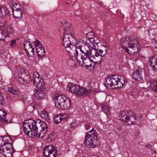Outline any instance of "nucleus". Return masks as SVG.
<instances>
[{
  "instance_id": "obj_1",
  "label": "nucleus",
  "mask_w": 157,
  "mask_h": 157,
  "mask_svg": "<svg viewBox=\"0 0 157 157\" xmlns=\"http://www.w3.org/2000/svg\"><path fill=\"white\" fill-rule=\"evenodd\" d=\"M63 45L65 48L67 52H70L72 48L75 49L76 56L77 57L80 53L81 57L91 56L93 52V48L87 43H83L82 40H79L77 42L76 46V40L72 34L65 33L63 40Z\"/></svg>"
},
{
  "instance_id": "obj_2",
  "label": "nucleus",
  "mask_w": 157,
  "mask_h": 157,
  "mask_svg": "<svg viewBox=\"0 0 157 157\" xmlns=\"http://www.w3.org/2000/svg\"><path fill=\"white\" fill-rule=\"evenodd\" d=\"M120 44L125 52L130 54H135L140 51V45L137 39L129 38L121 39Z\"/></svg>"
},
{
  "instance_id": "obj_3",
  "label": "nucleus",
  "mask_w": 157,
  "mask_h": 157,
  "mask_svg": "<svg viewBox=\"0 0 157 157\" xmlns=\"http://www.w3.org/2000/svg\"><path fill=\"white\" fill-rule=\"evenodd\" d=\"M53 100L56 106L59 109H67L71 106L69 99L61 93L56 94Z\"/></svg>"
},
{
  "instance_id": "obj_4",
  "label": "nucleus",
  "mask_w": 157,
  "mask_h": 157,
  "mask_svg": "<svg viewBox=\"0 0 157 157\" xmlns=\"http://www.w3.org/2000/svg\"><path fill=\"white\" fill-rule=\"evenodd\" d=\"M99 142L97 134L94 129H92L86 133L84 144L87 147L92 148L96 147Z\"/></svg>"
},
{
  "instance_id": "obj_5",
  "label": "nucleus",
  "mask_w": 157,
  "mask_h": 157,
  "mask_svg": "<svg viewBox=\"0 0 157 157\" xmlns=\"http://www.w3.org/2000/svg\"><path fill=\"white\" fill-rule=\"evenodd\" d=\"M17 69V74L15 75V80L17 82L23 84L30 80L29 73L24 68L18 67Z\"/></svg>"
},
{
  "instance_id": "obj_6",
  "label": "nucleus",
  "mask_w": 157,
  "mask_h": 157,
  "mask_svg": "<svg viewBox=\"0 0 157 157\" xmlns=\"http://www.w3.org/2000/svg\"><path fill=\"white\" fill-rule=\"evenodd\" d=\"M33 124L32 125L33 129L32 132H37L38 130H44V131L46 130V128H47V126L45 123L43 121H41L39 120H37L36 121H33L32 120Z\"/></svg>"
},
{
  "instance_id": "obj_7",
  "label": "nucleus",
  "mask_w": 157,
  "mask_h": 157,
  "mask_svg": "<svg viewBox=\"0 0 157 157\" xmlns=\"http://www.w3.org/2000/svg\"><path fill=\"white\" fill-rule=\"evenodd\" d=\"M39 76V75L37 72H34L33 77L34 85L37 88H44L45 84L44 82Z\"/></svg>"
},
{
  "instance_id": "obj_8",
  "label": "nucleus",
  "mask_w": 157,
  "mask_h": 157,
  "mask_svg": "<svg viewBox=\"0 0 157 157\" xmlns=\"http://www.w3.org/2000/svg\"><path fill=\"white\" fill-rule=\"evenodd\" d=\"M111 78L115 81L114 82L117 87H115L114 88H120L125 83L124 78L121 75H115L111 76Z\"/></svg>"
},
{
  "instance_id": "obj_9",
  "label": "nucleus",
  "mask_w": 157,
  "mask_h": 157,
  "mask_svg": "<svg viewBox=\"0 0 157 157\" xmlns=\"http://www.w3.org/2000/svg\"><path fill=\"white\" fill-rule=\"evenodd\" d=\"M13 31V29L10 27L5 28L3 31L0 30V40H4L6 37H10Z\"/></svg>"
},
{
  "instance_id": "obj_10",
  "label": "nucleus",
  "mask_w": 157,
  "mask_h": 157,
  "mask_svg": "<svg viewBox=\"0 0 157 157\" xmlns=\"http://www.w3.org/2000/svg\"><path fill=\"white\" fill-rule=\"evenodd\" d=\"M90 89H69L68 90L73 93L76 96L82 97L89 94L90 91Z\"/></svg>"
},
{
  "instance_id": "obj_11",
  "label": "nucleus",
  "mask_w": 157,
  "mask_h": 157,
  "mask_svg": "<svg viewBox=\"0 0 157 157\" xmlns=\"http://www.w3.org/2000/svg\"><path fill=\"white\" fill-rule=\"evenodd\" d=\"M32 120H26L24 121L23 124L24 131L27 135L31 137V132L33 129ZM33 133V132H32Z\"/></svg>"
},
{
  "instance_id": "obj_12",
  "label": "nucleus",
  "mask_w": 157,
  "mask_h": 157,
  "mask_svg": "<svg viewBox=\"0 0 157 157\" xmlns=\"http://www.w3.org/2000/svg\"><path fill=\"white\" fill-rule=\"evenodd\" d=\"M130 116H127L125 118L124 122L127 123L128 125H131L136 122V116L131 111L129 113Z\"/></svg>"
},
{
  "instance_id": "obj_13",
  "label": "nucleus",
  "mask_w": 157,
  "mask_h": 157,
  "mask_svg": "<svg viewBox=\"0 0 157 157\" xmlns=\"http://www.w3.org/2000/svg\"><path fill=\"white\" fill-rule=\"evenodd\" d=\"M12 142V140L10 136H0V145L1 144L8 145L12 147L11 143Z\"/></svg>"
},
{
  "instance_id": "obj_14",
  "label": "nucleus",
  "mask_w": 157,
  "mask_h": 157,
  "mask_svg": "<svg viewBox=\"0 0 157 157\" xmlns=\"http://www.w3.org/2000/svg\"><path fill=\"white\" fill-rule=\"evenodd\" d=\"M143 73V71L142 68L138 67L134 72L133 74V76L135 79L138 81H141L142 79V75Z\"/></svg>"
},
{
  "instance_id": "obj_15",
  "label": "nucleus",
  "mask_w": 157,
  "mask_h": 157,
  "mask_svg": "<svg viewBox=\"0 0 157 157\" xmlns=\"http://www.w3.org/2000/svg\"><path fill=\"white\" fill-rule=\"evenodd\" d=\"M34 91V96L38 99H40L44 98L46 94L44 89H35Z\"/></svg>"
},
{
  "instance_id": "obj_16",
  "label": "nucleus",
  "mask_w": 157,
  "mask_h": 157,
  "mask_svg": "<svg viewBox=\"0 0 157 157\" xmlns=\"http://www.w3.org/2000/svg\"><path fill=\"white\" fill-rule=\"evenodd\" d=\"M104 55H100L99 53L95 51H93V53L91 55V58L95 59V61L101 62L102 59V57Z\"/></svg>"
},
{
  "instance_id": "obj_17",
  "label": "nucleus",
  "mask_w": 157,
  "mask_h": 157,
  "mask_svg": "<svg viewBox=\"0 0 157 157\" xmlns=\"http://www.w3.org/2000/svg\"><path fill=\"white\" fill-rule=\"evenodd\" d=\"M40 132L38 133L37 132H35L33 133L31 132V137L34 136L36 137H41V138H43L45 134L47 132V128H46V130L44 131V130H40Z\"/></svg>"
},
{
  "instance_id": "obj_18",
  "label": "nucleus",
  "mask_w": 157,
  "mask_h": 157,
  "mask_svg": "<svg viewBox=\"0 0 157 157\" xmlns=\"http://www.w3.org/2000/svg\"><path fill=\"white\" fill-rule=\"evenodd\" d=\"M13 16L16 18L20 19L22 17V13L21 8L12 9Z\"/></svg>"
},
{
  "instance_id": "obj_19",
  "label": "nucleus",
  "mask_w": 157,
  "mask_h": 157,
  "mask_svg": "<svg viewBox=\"0 0 157 157\" xmlns=\"http://www.w3.org/2000/svg\"><path fill=\"white\" fill-rule=\"evenodd\" d=\"M13 150V148L12 147H6V150L5 151V153H2V154L6 157H11L12 155V151Z\"/></svg>"
},
{
  "instance_id": "obj_20",
  "label": "nucleus",
  "mask_w": 157,
  "mask_h": 157,
  "mask_svg": "<svg viewBox=\"0 0 157 157\" xmlns=\"http://www.w3.org/2000/svg\"><path fill=\"white\" fill-rule=\"evenodd\" d=\"M149 63L153 70L157 71V59L155 57L150 59Z\"/></svg>"
},
{
  "instance_id": "obj_21",
  "label": "nucleus",
  "mask_w": 157,
  "mask_h": 157,
  "mask_svg": "<svg viewBox=\"0 0 157 157\" xmlns=\"http://www.w3.org/2000/svg\"><path fill=\"white\" fill-rule=\"evenodd\" d=\"M70 82L67 83V88H83L82 87H80L78 85L73 82L74 81H75V79L70 78Z\"/></svg>"
},
{
  "instance_id": "obj_22",
  "label": "nucleus",
  "mask_w": 157,
  "mask_h": 157,
  "mask_svg": "<svg viewBox=\"0 0 157 157\" xmlns=\"http://www.w3.org/2000/svg\"><path fill=\"white\" fill-rule=\"evenodd\" d=\"M9 15V11L5 7L0 8V18H3Z\"/></svg>"
},
{
  "instance_id": "obj_23",
  "label": "nucleus",
  "mask_w": 157,
  "mask_h": 157,
  "mask_svg": "<svg viewBox=\"0 0 157 157\" xmlns=\"http://www.w3.org/2000/svg\"><path fill=\"white\" fill-rule=\"evenodd\" d=\"M114 82L115 81L111 78V76H109L106 78V81L105 82V86L108 87V86L111 87L113 85L116 86Z\"/></svg>"
},
{
  "instance_id": "obj_24",
  "label": "nucleus",
  "mask_w": 157,
  "mask_h": 157,
  "mask_svg": "<svg viewBox=\"0 0 157 157\" xmlns=\"http://www.w3.org/2000/svg\"><path fill=\"white\" fill-rule=\"evenodd\" d=\"M24 47L25 51V52L27 53L28 56H31V54H29V52L28 51V49L29 47H32V45L31 43L29 41H25L24 42Z\"/></svg>"
},
{
  "instance_id": "obj_25",
  "label": "nucleus",
  "mask_w": 157,
  "mask_h": 157,
  "mask_svg": "<svg viewBox=\"0 0 157 157\" xmlns=\"http://www.w3.org/2000/svg\"><path fill=\"white\" fill-rule=\"evenodd\" d=\"M81 59L82 60L83 64L84 65L87 64H90L91 63L92 59H91V56H84L83 57H81Z\"/></svg>"
},
{
  "instance_id": "obj_26",
  "label": "nucleus",
  "mask_w": 157,
  "mask_h": 157,
  "mask_svg": "<svg viewBox=\"0 0 157 157\" xmlns=\"http://www.w3.org/2000/svg\"><path fill=\"white\" fill-rule=\"evenodd\" d=\"M54 147L52 145H50L46 146L44 149L43 152L44 155L46 157L49 152L51 151V149H52Z\"/></svg>"
},
{
  "instance_id": "obj_27",
  "label": "nucleus",
  "mask_w": 157,
  "mask_h": 157,
  "mask_svg": "<svg viewBox=\"0 0 157 157\" xmlns=\"http://www.w3.org/2000/svg\"><path fill=\"white\" fill-rule=\"evenodd\" d=\"M36 50L38 57H42L44 55L45 51L42 47L37 48L36 49Z\"/></svg>"
},
{
  "instance_id": "obj_28",
  "label": "nucleus",
  "mask_w": 157,
  "mask_h": 157,
  "mask_svg": "<svg viewBox=\"0 0 157 157\" xmlns=\"http://www.w3.org/2000/svg\"><path fill=\"white\" fill-rule=\"evenodd\" d=\"M66 118L65 117H63V116L60 115H58L56 116L54 118L55 122L56 124H57L60 122L62 121L66 120Z\"/></svg>"
},
{
  "instance_id": "obj_29",
  "label": "nucleus",
  "mask_w": 157,
  "mask_h": 157,
  "mask_svg": "<svg viewBox=\"0 0 157 157\" xmlns=\"http://www.w3.org/2000/svg\"><path fill=\"white\" fill-rule=\"evenodd\" d=\"M57 155V152L56 148L54 147L51 149V151L49 152L46 157H56Z\"/></svg>"
},
{
  "instance_id": "obj_30",
  "label": "nucleus",
  "mask_w": 157,
  "mask_h": 157,
  "mask_svg": "<svg viewBox=\"0 0 157 157\" xmlns=\"http://www.w3.org/2000/svg\"><path fill=\"white\" fill-rule=\"evenodd\" d=\"M83 43H87L90 46V44H93L94 45L95 43V40L94 37L87 39V40H86V41H84L83 40Z\"/></svg>"
},
{
  "instance_id": "obj_31",
  "label": "nucleus",
  "mask_w": 157,
  "mask_h": 157,
  "mask_svg": "<svg viewBox=\"0 0 157 157\" xmlns=\"http://www.w3.org/2000/svg\"><path fill=\"white\" fill-rule=\"evenodd\" d=\"M103 112L106 115H109L110 114L109 107L107 105H103L102 107Z\"/></svg>"
},
{
  "instance_id": "obj_32",
  "label": "nucleus",
  "mask_w": 157,
  "mask_h": 157,
  "mask_svg": "<svg viewBox=\"0 0 157 157\" xmlns=\"http://www.w3.org/2000/svg\"><path fill=\"white\" fill-rule=\"evenodd\" d=\"M40 116L41 117L44 119H48L49 118L48 114L45 110L42 111L40 114Z\"/></svg>"
},
{
  "instance_id": "obj_33",
  "label": "nucleus",
  "mask_w": 157,
  "mask_h": 157,
  "mask_svg": "<svg viewBox=\"0 0 157 157\" xmlns=\"http://www.w3.org/2000/svg\"><path fill=\"white\" fill-rule=\"evenodd\" d=\"M150 85H151V87L152 88H157V82H155V81H150L149 82Z\"/></svg>"
},
{
  "instance_id": "obj_34",
  "label": "nucleus",
  "mask_w": 157,
  "mask_h": 157,
  "mask_svg": "<svg viewBox=\"0 0 157 157\" xmlns=\"http://www.w3.org/2000/svg\"><path fill=\"white\" fill-rule=\"evenodd\" d=\"M6 145L1 144L0 145V152L2 153H5V151L6 150V147H8L10 146H6Z\"/></svg>"
},
{
  "instance_id": "obj_35",
  "label": "nucleus",
  "mask_w": 157,
  "mask_h": 157,
  "mask_svg": "<svg viewBox=\"0 0 157 157\" xmlns=\"http://www.w3.org/2000/svg\"><path fill=\"white\" fill-rule=\"evenodd\" d=\"M34 44L36 47V49L37 48H42V45L40 43V42L37 40H36L34 42Z\"/></svg>"
},
{
  "instance_id": "obj_36",
  "label": "nucleus",
  "mask_w": 157,
  "mask_h": 157,
  "mask_svg": "<svg viewBox=\"0 0 157 157\" xmlns=\"http://www.w3.org/2000/svg\"><path fill=\"white\" fill-rule=\"evenodd\" d=\"M9 93L13 94V95H17L18 93V91L17 89H10L9 90Z\"/></svg>"
},
{
  "instance_id": "obj_37",
  "label": "nucleus",
  "mask_w": 157,
  "mask_h": 157,
  "mask_svg": "<svg viewBox=\"0 0 157 157\" xmlns=\"http://www.w3.org/2000/svg\"><path fill=\"white\" fill-rule=\"evenodd\" d=\"M101 62H99L96 61H94L93 60H92L91 63H90L89 64V65L90 66V67H94L96 64H99Z\"/></svg>"
},
{
  "instance_id": "obj_38",
  "label": "nucleus",
  "mask_w": 157,
  "mask_h": 157,
  "mask_svg": "<svg viewBox=\"0 0 157 157\" xmlns=\"http://www.w3.org/2000/svg\"><path fill=\"white\" fill-rule=\"evenodd\" d=\"M94 36V34L92 32H89L86 35V37L87 39L89 38H93Z\"/></svg>"
},
{
  "instance_id": "obj_39",
  "label": "nucleus",
  "mask_w": 157,
  "mask_h": 157,
  "mask_svg": "<svg viewBox=\"0 0 157 157\" xmlns=\"http://www.w3.org/2000/svg\"><path fill=\"white\" fill-rule=\"evenodd\" d=\"M28 49V51H29V52H30V53H31L32 54H31V56L32 55H34L33 52L34 51V48H33L32 47H32H29Z\"/></svg>"
},
{
  "instance_id": "obj_40",
  "label": "nucleus",
  "mask_w": 157,
  "mask_h": 157,
  "mask_svg": "<svg viewBox=\"0 0 157 157\" xmlns=\"http://www.w3.org/2000/svg\"><path fill=\"white\" fill-rule=\"evenodd\" d=\"M93 51H95L97 52L98 53H99L100 55H104V54H102L103 52V51L102 50H98L97 49H95L94 48H93ZM105 55V54H104Z\"/></svg>"
},
{
  "instance_id": "obj_41",
  "label": "nucleus",
  "mask_w": 157,
  "mask_h": 157,
  "mask_svg": "<svg viewBox=\"0 0 157 157\" xmlns=\"http://www.w3.org/2000/svg\"><path fill=\"white\" fill-rule=\"evenodd\" d=\"M12 6H13L12 7V9H14L15 8H16V9L17 8H19V7L20 6L19 5L16 3H15L13 5H12Z\"/></svg>"
},
{
  "instance_id": "obj_42",
  "label": "nucleus",
  "mask_w": 157,
  "mask_h": 157,
  "mask_svg": "<svg viewBox=\"0 0 157 157\" xmlns=\"http://www.w3.org/2000/svg\"><path fill=\"white\" fill-rule=\"evenodd\" d=\"M67 24V26L65 25H64V31H67V29H68V28L70 27L71 25L69 23L67 24Z\"/></svg>"
},
{
  "instance_id": "obj_43",
  "label": "nucleus",
  "mask_w": 157,
  "mask_h": 157,
  "mask_svg": "<svg viewBox=\"0 0 157 157\" xmlns=\"http://www.w3.org/2000/svg\"><path fill=\"white\" fill-rule=\"evenodd\" d=\"M16 40H13L11 41V46L12 47H13L16 44Z\"/></svg>"
},
{
  "instance_id": "obj_44",
  "label": "nucleus",
  "mask_w": 157,
  "mask_h": 157,
  "mask_svg": "<svg viewBox=\"0 0 157 157\" xmlns=\"http://www.w3.org/2000/svg\"><path fill=\"white\" fill-rule=\"evenodd\" d=\"M77 124L76 123L74 122L71 124V127L73 128H74L76 126Z\"/></svg>"
},
{
  "instance_id": "obj_45",
  "label": "nucleus",
  "mask_w": 157,
  "mask_h": 157,
  "mask_svg": "<svg viewBox=\"0 0 157 157\" xmlns=\"http://www.w3.org/2000/svg\"><path fill=\"white\" fill-rule=\"evenodd\" d=\"M151 43L152 44L155 45L157 43V41L155 40L152 39L151 40Z\"/></svg>"
},
{
  "instance_id": "obj_46",
  "label": "nucleus",
  "mask_w": 157,
  "mask_h": 157,
  "mask_svg": "<svg viewBox=\"0 0 157 157\" xmlns=\"http://www.w3.org/2000/svg\"><path fill=\"white\" fill-rule=\"evenodd\" d=\"M126 114V113L125 112L122 111L121 112V115L122 117H125Z\"/></svg>"
},
{
  "instance_id": "obj_47",
  "label": "nucleus",
  "mask_w": 157,
  "mask_h": 157,
  "mask_svg": "<svg viewBox=\"0 0 157 157\" xmlns=\"http://www.w3.org/2000/svg\"><path fill=\"white\" fill-rule=\"evenodd\" d=\"M117 128L119 131H120L121 130V126L120 125H118L117 126Z\"/></svg>"
},
{
  "instance_id": "obj_48",
  "label": "nucleus",
  "mask_w": 157,
  "mask_h": 157,
  "mask_svg": "<svg viewBox=\"0 0 157 157\" xmlns=\"http://www.w3.org/2000/svg\"><path fill=\"white\" fill-rule=\"evenodd\" d=\"M28 108H33V110H34V109L35 108V106H32V105H30V106H28Z\"/></svg>"
},
{
  "instance_id": "obj_49",
  "label": "nucleus",
  "mask_w": 157,
  "mask_h": 157,
  "mask_svg": "<svg viewBox=\"0 0 157 157\" xmlns=\"http://www.w3.org/2000/svg\"><path fill=\"white\" fill-rule=\"evenodd\" d=\"M148 148H151V145L150 144H148L146 145V146Z\"/></svg>"
},
{
  "instance_id": "obj_50",
  "label": "nucleus",
  "mask_w": 157,
  "mask_h": 157,
  "mask_svg": "<svg viewBox=\"0 0 157 157\" xmlns=\"http://www.w3.org/2000/svg\"><path fill=\"white\" fill-rule=\"evenodd\" d=\"M96 93H99L100 91L99 89H96L95 90H94Z\"/></svg>"
},
{
  "instance_id": "obj_51",
  "label": "nucleus",
  "mask_w": 157,
  "mask_h": 157,
  "mask_svg": "<svg viewBox=\"0 0 157 157\" xmlns=\"http://www.w3.org/2000/svg\"><path fill=\"white\" fill-rule=\"evenodd\" d=\"M85 65V67L86 68H88L89 67H90V66L89 65V64H86Z\"/></svg>"
},
{
  "instance_id": "obj_52",
  "label": "nucleus",
  "mask_w": 157,
  "mask_h": 157,
  "mask_svg": "<svg viewBox=\"0 0 157 157\" xmlns=\"http://www.w3.org/2000/svg\"><path fill=\"white\" fill-rule=\"evenodd\" d=\"M151 90H152L153 91L157 92V89H151Z\"/></svg>"
},
{
  "instance_id": "obj_53",
  "label": "nucleus",
  "mask_w": 157,
  "mask_h": 157,
  "mask_svg": "<svg viewBox=\"0 0 157 157\" xmlns=\"http://www.w3.org/2000/svg\"><path fill=\"white\" fill-rule=\"evenodd\" d=\"M131 95H135V94L134 93H133V92H132Z\"/></svg>"
},
{
  "instance_id": "obj_54",
  "label": "nucleus",
  "mask_w": 157,
  "mask_h": 157,
  "mask_svg": "<svg viewBox=\"0 0 157 157\" xmlns=\"http://www.w3.org/2000/svg\"><path fill=\"white\" fill-rule=\"evenodd\" d=\"M8 89H9V88H13V87H8Z\"/></svg>"
},
{
  "instance_id": "obj_55",
  "label": "nucleus",
  "mask_w": 157,
  "mask_h": 157,
  "mask_svg": "<svg viewBox=\"0 0 157 157\" xmlns=\"http://www.w3.org/2000/svg\"><path fill=\"white\" fill-rule=\"evenodd\" d=\"M142 88L144 89V88H145V87H143Z\"/></svg>"
},
{
  "instance_id": "obj_56",
  "label": "nucleus",
  "mask_w": 157,
  "mask_h": 157,
  "mask_svg": "<svg viewBox=\"0 0 157 157\" xmlns=\"http://www.w3.org/2000/svg\"><path fill=\"white\" fill-rule=\"evenodd\" d=\"M105 51L106 52V53L107 52V50H106V49H105Z\"/></svg>"
},
{
  "instance_id": "obj_57",
  "label": "nucleus",
  "mask_w": 157,
  "mask_h": 157,
  "mask_svg": "<svg viewBox=\"0 0 157 157\" xmlns=\"http://www.w3.org/2000/svg\"><path fill=\"white\" fill-rule=\"evenodd\" d=\"M140 118H142V116H140Z\"/></svg>"
},
{
  "instance_id": "obj_58",
  "label": "nucleus",
  "mask_w": 157,
  "mask_h": 157,
  "mask_svg": "<svg viewBox=\"0 0 157 157\" xmlns=\"http://www.w3.org/2000/svg\"><path fill=\"white\" fill-rule=\"evenodd\" d=\"M66 3H67V4H68V3H67V2H66Z\"/></svg>"
},
{
  "instance_id": "obj_59",
  "label": "nucleus",
  "mask_w": 157,
  "mask_h": 157,
  "mask_svg": "<svg viewBox=\"0 0 157 157\" xmlns=\"http://www.w3.org/2000/svg\"><path fill=\"white\" fill-rule=\"evenodd\" d=\"M139 28H141L140 26V27H139Z\"/></svg>"
}]
</instances>
